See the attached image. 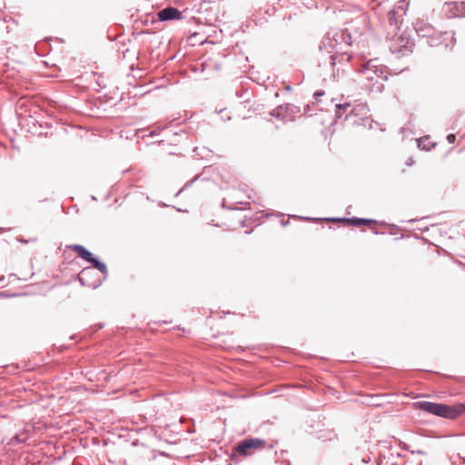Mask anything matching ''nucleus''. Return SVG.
Instances as JSON below:
<instances>
[{"instance_id":"f03ea898","label":"nucleus","mask_w":465,"mask_h":465,"mask_svg":"<svg viewBox=\"0 0 465 465\" xmlns=\"http://www.w3.org/2000/svg\"><path fill=\"white\" fill-rule=\"evenodd\" d=\"M266 447L269 450H272L274 445L272 443L268 444L265 440L260 438H244L233 446L231 460L235 463H239L244 458L252 456L256 450H263Z\"/></svg>"},{"instance_id":"de8ad7c7","label":"nucleus","mask_w":465,"mask_h":465,"mask_svg":"<svg viewBox=\"0 0 465 465\" xmlns=\"http://www.w3.org/2000/svg\"><path fill=\"white\" fill-rule=\"evenodd\" d=\"M169 322L163 321V322H155L154 324L162 325V324H167Z\"/></svg>"},{"instance_id":"cd10ccee","label":"nucleus","mask_w":465,"mask_h":465,"mask_svg":"<svg viewBox=\"0 0 465 465\" xmlns=\"http://www.w3.org/2000/svg\"><path fill=\"white\" fill-rule=\"evenodd\" d=\"M112 29H109L107 31V39L110 41V42H114L117 40V35H112L111 33Z\"/></svg>"},{"instance_id":"f3484780","label":"nucleus","mask_w":465,"mask_h":465,"mask_svg":"<svg viewBox=\"0 0 465 465\" xmlns=\"http://www.w3.org/2000/svg\"><path fill=\"white\" fill-rule=\"evenodd\" d=\"M201 177L200 174L195 175L193 179L188 181L175 194V196H179L182 193H183L185 190H187L189 187H191L197 180H199Z\"/></svg>"},{"instance_id":"f704fd0d","label":"nucleus","mask_w":465,"mask_h":465,"mask_svg":"<svg viewBox=\"0 0 465 465\" xmlns=\"http://www.w3.org/2000/svg\"><path fill=\"white\" fill-rule=\"evenodd\" d=\"M447 141L450 143H454L455 141H456V135L453 134H450L447 135Z\"/></svg>"},{"instance_id":"c756f323","label":"nucleus","mask_w":465,"mask_h":465,"mask_svg":"<svg viewBox=\"0 0 465 465\" xmlns=\"http://www.w3.org/2000/svg\"><path fill=\"white\" fill-rule=\"evenodd\" d=\"M291 218L299 219V220H305V221H314L315 219L311 217H305V216H298V215H291Z\"/></svg>"},{"instance_id":"7c9ffc66","label":"nucleus","mask_w":465,"mask_h":465,"mask_svg":"<svg viewBox=\"0 0 465 465\" xmlns=\"http://www.w3.org/2000/svg\"><path fill=\"white\" fill-rule=\"evenodd\" d=\"M221 206H222V208H223V209H228V210H238V208H236V207H234V206H228V205L226 204V202H225V200H224V199L222 201V203H221Z\"/></svg>"},{"instance_id":"37998d69","label":"nucleus","mask_w":465,"mask_h":465,"mask_svg":"<svg viewBox=\"0 0 465 465\" xmlns=\"http://www.w3.org/2000/svg\"><path fill=\"white\" fill-rule=\"evenodd\" d=\"M289 223H290L289 220H282L281 225L283 227H286L289 224Z\"/></svg>"},{"instance_id":"774afa93","label":"nucleus","mask_w":465,"mask_h":465,"mask_svg":"<svg viewBox=\"0 0 465 465\" xmlns=\"http://www.w3.org/2000/svg\"><path fill=\"white\" fill-rule=\"evenodd\" d=\"M5 231L4 228H0V233H2Z\"/></svg>"},{"instance_id":"c9c22d12","label":"nucleus","mask_w":465,"mask_h":465,"mask_svg":"<svg viewBox=\"0 0 465 465\" xmlns=\"http://www.w3.org/2000/svg\"><path fill=\"white\" fill-rule=\"evenodd\" d=\"M303 114H305L307 116L312 115V113L311 112L310 105H305L304 106Z\"/></svg>"},{"instance_id":"8fccbe9b","label":"nucleus","mask_w":465,"mask_h":465,"mask_svg":"<svg viewBox=\"0 0 465 465\" xmlns=\"http://www.w3.org/2000/svg\"><path fill=\"white\" fill-rule=\"evenodd\" d=\"M78 335L77 334H73L71 337H70V340H73V341H76Z\"/></svg>"},{"instance_id":"09e8293b","label":"nucleus","mask_w":465,"mask_h":465,"mask_svg":"<svg viewBox=\"0 0 465 465\" xmlns=\"http://www.w3.org/2000/svg\"><path fill=\"white\" fill-rule=\"evenodd\" d=\"M376 463H377V465H382V460H381V457H380V458L376 460Z\"/></svg>"},{"instance_id":"aec40b11","label":"nucleus","mask_w":465,"mask_h":465,"mask_svg":"<svg viewBox=\"0 0 465 465\" xmlns=\"http://www.w3.org/2000/svg\"><path fill=\"white\" fill-rule=\"evenodd\" d=\"M342 34H343V43L348 45V46H351L352 45V37H351V34L349 32L348 29H342Z\"/></svg>"},{"instance_id":"a18cd8bd","label":"nucleus","mask_w":465,"mask_h":465,"mask_svg":"<svg viewBox=\"0 0 465 465\" xmlns=\"http://www.w3.org/2000/svg\"><path fill=\"white\" fill-rule=\"evenodd\" d=\"M19 294L18 293H13L11 294L10 296H18ZM7 295L5 294V292H0V297H6Z\"/></svg>"},{"instance_id":"4c0bfd02","label":"nucleus","mask_w":465,"mask_h":465,"mask_svg":"<svg viewBox=\"0 0 465 465\" xmlns=\"http://www.w3.org/2000/svg\"><path fill=\"white\" fill-rule=\"evenodd\" d=\"M114 30H116V31H117V33H116V35H124V27H123V26H116V27L114 28Z\"/></svg>"},{"instance_id":"69168bd1","label":"nucleus","mask_w":465,"mask_h":465,"mask_svg":"<svg viewBox=\"0 0 465 465\" xmlns=\"http://www.w3.org/2000/svg\"><path fill=\"white\" fill-rule=\"evenodd\" d=\"M252 232V230H251V231H246V232H245V233H246V234H249V233H251Z\"/></svg>"},{"instance_id":"2eb2a0df","label":"nucleus","mask_w":465,"mask_h":465,"mask_svg":"<svg viewBox=\"0 0 465 465\" xmlns=\"http://www.w3.org/2000/svg\"><path fill=\"white\" fill-rule=\"evenodd\" d=\"M270 116L274 117L279 120L285 121V115H284V104L277 106L273 110H272L269 113Z\"/></svg>"},{"instance_id":"5701e85b","label":"nucleus","mask_w":465,"mask_h":465,"mask_svg":"<svg viewBox=\"0 0 465 465\" xmlns=\"http://www.w3.org/2000/svg\"><path fill=\"white\" fill-rule=\"evenodd\" d=\"M452 410L459 412V417L465 413V403H459L452 406Z\"/></svg>"},{"instance_id":"f8f14e48","label":"nucleus","mask_w":465,"mask_h":465,"mask_svg":"<svg viewBox=\"0 0 465 465\" xmlns=\"http://www.w3.org/2000/svg\"><path fill=\"white\" fill-rule=\"evenodd\" d=\"M351 107V104L350 103H343V104H337L335 105V115L333 124H336L339 119H341L343 115L346 116V114L349 113L348 110ZM347 121L348 119H344Z\"/></svg>"},{"instance_id":"bf43d9fd","label":"nucleus","mask_w":465,"mask_h":465,"mask_svg":"<svg viewBox=\"0 0 465 465\" xmlns=\"http://www.w3.org/2000/svg\"><path fill=\"white\" fill-rule=\"evenodd\" d=\"M92 200L97 201V198L94 195H92Z\"/></svg>"},{"instance_id":"603ef678","label":"nucleus","mask_w":465,"mask_h":465,"mask_svg":"<svg viewBox=\"0 0 465 465\" xmlns=\"http://www.w3.org/2000/svg\"><path fill=\"white\" fill-rule=\"evenodd\" d=\"M180 119H181V115H180V114H178V115H175V117L173 119V122L179 121Z\"/></svg>"},{"instance_id":"6e6552de","label":"nucleus","mask_w":465,"mask_h":465,"mask_svg":"<svg viewBox=\"0 0 465 465\" xmlns=\"http://www.w3.org/2000/svg\"><path fill=\"white\" fill-rule=\"evenodd\" d=\"M413 27L417 35L424 42L437 31L430 24L423 20H417L413 24Z\"/></svg>"},{"instance_id":"0e129e2a","label":"nucleus","mask_w":465,"mask_h":465,"mask_svg":"<svg viewBox=\"0 0 465 465\" xmlns=\"http://www.w3.org/2000/svg\"><path fill=\"white\" fill-rule=\"evenodd\" d=\"M285 465H291L290 461H289V460H286V461H285Z\"/></svg>"},{"instance_id":"20e7f679","label":"nucleus","mask_w":465,"mask_h":465,"mask_svg":"<svg viewBox=\"0 0 465 465\" xmlns=\"http://www.w3.org/2000/svg\"><path fill=\"white\" fill-rule=\"evenodd\" d=\"M327 42L330 44L331 51H328L330 53L329 56H326V60H328L330 65L333 68V77L336 76V74H339L340 68H337V70H334V67L336 65V60L338 58V53L339 50L336 49V47L339 45H341L343 43V34L342 30L340 31H330L327 34Z\"/></svg>"},{"instance_id":"ddd939ff","label":"nucleus","mask_w":465,"mask_h":465,"mask_svg":"<svg viewBox=\"0 0 465 465\" xmlns=\"http://www.w3.org/2000/svg\"><path fill=\"white\" fill-rule=\"evenodd\" d=\"M367 105L364 104H359L351 107L349 113L346 114V119H349L350 116H365L368 114Z\"/></svg>"},{"instance_id":"a19ab883","label":"nucleus","mask_w":465,"mask_h":465,"mask_svg":"<svg viewBox=\"0 0 465 465\" xmlns=\"http://www.w3.org/2000/svg\"><path fill=\"white\" fill-rule=\"evenodd\" d=\"M411 453H417V454H420V455H426V452L422 450H411Z\"/></svg>"},{"instance_id":"7ed1b4c3","label":"nucleus","mask_w":465,"mask_h":465,"mask_svg":"<svg viewBox=\"0 0 465 465\" xmlns=\"http://www.w3.org/2000/svg\"><path fill=\"white\" fill-rule=\"evenodd\" d=\"M413 408L444 419L456 420L459 418V412L452 410L451 405L441 402L420 401L413 403Z\"/></svg>"},{"instance_id":"2f4dec72","label":"nucleus","mask_w":465,"mask_h":465,"mask_svg":"<svg viewBox=\"0 0 465 465\" xmlns=\"http://www.w3.org/2000/svg\"><path fill=\"white\" fill-rule=\"evenodd\" d=\"M186 134V132L184 129H181L179 132H175L173 134V136L175 138V137H182V136H184Z\"/></svg>"},{"instance_id":"680f3d73","label":"nucleus","mask_w":465,"mask_h":465,"mask_svg":"<svg viewBox=\"0 0 465 465\" xmlns=\"http://www.w3.org/2000/svg\"><path fill=\"white\" fill-rule=\"evenodd\" d=\"M144 34H151L152 32L150 30H146L143 32Z\"/></svg>"},{"instance_id":"864d4df0","label":"nucleus","mask_w":465,"mask_h":465,"mask_svg":"<svg viewBox=\"0 0 465 465\" xmlns=\"http://www.w3.org/2000/svg\"><path fill=\"white\" fill-rule=\"evenodd\" d=\"M372 232H373L374 234H377V235L382 233V232H381L380 231H378L376 229H373Z\"/></svg>"},{"instance_id":"473e14b6","label":"nucleus","mask_w":465,"mask_h":465,"mask_svg":"<svg viewBox=\"0 0 465 465\" xmlns=\"http://www.w3.org/2000/svg\"><path fill=\"white\" fill-rule=\"evenodd\" d=\"M325 94V92L323 90H317L314 94H313V96L316 100L319 99V97L321 96H323Z\"/></svg>"},{"instance_id":"58836bf2","label":"nucleus","mask_w":465,"mask_h":465,"mask_svg":"<svg viewBox=\"0 0 465 465\" xmlns=\"http://www.w3.org/2000/svg\"><path fill=\"white\" fill-rule=\"evenodd\" d=\"M128 51H129V50H128L127 48H126V49H120V47H118V49H117V52H118L119 54H122L124 58H125V54H126V53H127Z\"/></svg>"},{"instance_id":"c85d7f7f","label":"nucleus","mask_w":465,"mask_h":465,"mask_svg":"<svg viewBox=\"0 0 465 465\" xmlns=\"http://www.w3.org/2000/svg\"><path fill=\"white\" fill-rule=\"evenodd\" d=\"M165 127H157L155 129H153V131L150 132L149 134V136H155V135H158L160 131L164 129Z\"/></svg>"},{"instance_id":"c03bdc74","label":"nucleus","mask_w":465,"mask_h":465,"mask_svg":"<svg viewBox=\"0 0 465 465\" xmlns=\"http://www.w3.org/2000/svg\"><path fill=\"white\" fill-rule=\"evenodd\" d=\"M382 224H384V225H386V226H390V227H391V228H392V229H399V227H398L397 225L393 224V223H391V224H388V223H382Z\"/></svg>"},{"instance_id":"5fc2aeb1","label":"nucleus","mask_w":465,"mask_h":465,"mask_svg":"<svg viewBox=\"0 0 465 465\" xmlns=\"http://www.w3.org/2000/svg\"><path fill=\"white\" fill-rule=\"evenodd\" d=\"M175 329H178V330H181L183 331V332H185V329L184 328H182L181 326H176Z\"/></svg>"},{"instance_id":"f257e3e1","label":"nucleus","mask_w":465,"mask_h":465,"mask_svg":"<svg viewBox=\"0 0 465 465\" xmlns=\"http://www.w3.org/2000/svg\"><path fill=\"white\" fill-rule=\"evenodd\" d=\"M67 248L74 251L79 258L91 264V266L85 267L80 272L78 275L80 284L92 289H96L102 285L109 274L105 262L84 245L72 244L68 245Z\"/></svg>"},{"instance_id":"72a5a7b5","label":"nucleus","mask_w":465,"mask_h":465,"mask_svg":"<svg viewBox=\"0 0 465 465\" xmlns=\"http://www.w3.org/2000/svg\"><path fill=\"white\" fill-rule=\"evenodd\" d=\"M24 441L25 440H21L18 435H15L11 439V443H23Z\"/></svg>"},{"instance_id":"b1692460","label":"nucleus","mask_w":465,"mask_h":465,"mask_svg":"<svg viewBox=\"0 0 465 465\" xmlns=\"http://www.w3.org/2000/svg\"><path fill=\"white\" fill-rule=\"evenodd\" d=\"M416 141H417V145L420 150H425V151L430 150L431 147L426 145V143L423 142V138L416 139Z\"/></svg>"},{"instance_id":"9b49d317","label":"nucleus","mask_w":465,"mask_h":465,"mask_svg":"<svg viewBox=\"0 0 465 465\" xmlns=\"http://www.w3.org/2000/svg\"><path fill=\"white\" fill-rule=\"evenodd\" d=\"M448 36V32H440L437 30L433 35L424 42V44L430 47H436L442 45Z\"/></svg>"},{"instance_id":"39448f33","label":"nucleus","mask_w":465,"mask_h":465,"mask_svg":"<svg viewBox=\"0 0 465 465\" xmlns=\"http://www.w3.org/2000/svg\"><path fill=\"white\" fill-rule=\"evenodd\" d=\"M377 59H371L365 63H363L361 68L358 69V72L365 76L366 79L372 81L374 76L377 78H381L383 81L388 80V75L386 74V67L382 65H378L376 64Z\"/></svg>"},{"instance_id":"a211bd4d","label":"nucleus","mask_w":465,"mask_h":465,"mask_svg":"<svg viewBox=\"0 0 465 465\" xmlns=\"http://www.w3.org/2000/svg\"><path fill=\"white\" fill-rule=\"evenodd\" d=\"M388 21L391 25L398 26L397 11L395 9H391L388 13Z\"/></svg>"},{"instance_id":"bb28decb","label":"nucleus","mask_w":465,"mask_h":465,"mask_svg":"<svg viewBox=\"0 0 465 465\" xmlns=\"http://www.w3.org/2000/svg\"><path fill=\"white\" fill-rule=\"evenodd\" d=\"M205 69H206V63H202V64H200V67H196V66H194L193 68H192V70H193V72H198V71H200L201 73L204 72V70H205Z\"/></svg>"},{"instance_id":"e433bc0d","label":"nucleus","mask_w":465,"mask_h":465,"mask_svg":"<svg viewBox=\"0 0 465 465\" xmlns=\"http://www.w3.org/2000/svg\"><path fill=\"white\" fill-rule=\"evenodd\" d=\"M126 42L131 43V40L130 39H126V40L124 39V40H122V41L118 42L116 45H120L119 46L120 49H123V46H124L126 45Z\"/></svg>"},{"instance_id":"4be33fe9","label":"nucleus","mask_w":465,"mask_h":465,"mask_svg":"<svg viewBox=\"0 0 465 465\" xmlns=\"http://www.w3.org/2000/svg\"><path fill=\"white\" fill-rule=\"evenodd\" d=\"M248 90L242 87L240 90H237L235 92V94L238 98L242 99V103H248L249 98H245V95L247 94Z\"/></svg>"},{"instance_id":"0eeeda50","label":"nucleus","mask_w":465,"mask_h":465,"mask_svg":"<svg viewBox=\"0 0 465 465\" xmlns=\"http://www.w3.org/2000/svg\"><path fill=\"white\" fill-rule=\"evenodd\" d=\"M325 220L331 221V222L344 223H346L348 225H351V226H353V227H361L363 225H367V224H370V223H378L376 220H373V219L360 218V217H356V216L341 217V218L331 217V218H326Z\"/></svg>"},{"instance_id":"338daca9","label":"nucleus","mask_w":465,"mask_h":465,"mask_svg":"<svg viewBox=\"0 0 465 465\" xmlns=\"http://www.w3.org/2000/svg\"><path fill=\"white\" fill-rule=\"evenodd\" d=\"M397 457H398V458H400V459H401V457H402V456H401L400 453H398V454H397Z\"/></svg>"},{"instance_id":"9d476101","label":"nucleus","mask_w":465,"mask_h":465,"mask_svg":"<svg viewBox=\"0 0 465 465\" xmlns=\"http://www.w3.org/2000/svg\"><path fill=\"white\" fill-rule=\"evenodd\" d=\"M403 42V37L401 38V44L400 45H393L391 47V51L394 54H397L398 57L407 55L411 53H412V48L414 46V44L408 40L405 44Z\"/></svg>"},{"instance_id":"4d7b16f0","label":"nucleus","mask_w":465,"mask_h":465,"mask_svg":"<svg viewBox=\"0 0 465 465\" xmlns=\"http://www.w3.org/2000/svg\"><path fill=\"white\" fill-rule=\"evenodd\" d=\"M184 113H185V118H183V120H182V122L186 121V119L188 118L187 113L186 112H184Z\"/></svg>"},{"instance_id":"4468645a","label":"nucleus","mask_w":465,"mask_h":465,"mask_svg":"<svg viewBox=\"0 0 465 465\" xmlns=\"http://www.w3.org/2000/svg\"><path fill=\"white\" fill-rule=\"evenodd\" d=\"M301 112V107L292 104H284V115L286 119L293 122L295 115Z\"/></svg>"},{"instance_id":"a878e982","label":"nucleus","mask_w":465,"mask_h":465,"mask_svg":"<svg viewBox=\"0 0 465 465\" xmlns=\"http://www.w3.org/2000/svg\"><path fill=\"white\" fill-rule=\"evenodd\" d=\"M95 84L99 86L100 89H104L106 87L102 75L98 76V78L95 81Z\"/></svg>"},{"instance_id":"1a4fd4ad","label":"nucleus","mask_w":465,"mask_h":465,"mask_svg":"<svg viewBox=\"0 0 465 465\" xmlns=\"http://www.w3.org/2000/svg\"><path fill=\"white\" fill-rule=\"evenodd\" d=\"M450 16L463 17L465 16V0H453L446 2Z\"/></svg>"},{"instance_id":"79ce46f5","label":"nucleus","mask_w":465,"mask_h":465,"mask_svg":"<svg viewBox=\"0 0 465 465\" xmlns=\"http://www.w3.org/2000/svg\"><path fill=\"white\" fill-rule=\"evenodd\" d=\"M414 163V161L412 158H408L406 161V165L411 166Z\"/></svg>"},{"instance_id":"49530a36","label":"nucleus","mask_w":465,"mask_h":465,"mask_svg":"<svg viewBox=\"0 0 465 465\" xmlns=\"http://www.w3.org/2000/svg\"><path fill=\"white\" fill-rule=\"evenodd\" d=\"M370 460H371L370 457L362 458V460H361V461H362L363 463H369V462H370Z\"/></svg>"},{"instance_id":"dca6fc26","label":"nucleus","mask_w":465,"mask_h":465,"mask_svg":"<svg viewBox=\"0 0 465 465\" xmlns=\"http://www.w3.org/2000/svg\"><path fill=\"white\" fill-rule=\"evenodd\" d=\"M352 58V54L349 53L347 51L340 52L338 53V58L336 60V64H342L343 63H350Z\"/></svg>"},{"instance_id":"e2e57ef3","label":"nucleus","mask_w":465,"mask_h":465,"mask_svg":"<svg viewBox=\"0 0 465 465\" xmlns=\"http://www.w3.org/2000/svg\"><path fill=\"white\" fill-rule=\"evenodd\" d=\"M159 205L161 206H166V204L164 203H160Z\"/></svg>"},{"instance_id":"6ab92c4d","label":"nucleus","mask_w":465,"mask_h":465,"mask_svg":"<svg viewBox=\"0 0 465 465\" xmlns=\"http://www.w3.org/2000/svg\"><path fill=\"white\" fill-rule=\"evenodd\" d=\"M327 40V35L322 38V40L319 43L318 49L320 52H323V50H326V53L328 56L330 55V53L328 51H331L330 44L326 43Z\"/></svg>"},{"instance_id":"412c9836","label":"nucleus","mask_w":465,"mask_h":465,"mask_svg":"<svg viewBox=\"0 0 465 465\" xmlns=\"http://www.w3.org/2000/svg\"><path fill=\"white\" fill-rule=\"evenodd\" d=\"M104 324L102 323V322H99V323H95L92 326H90V328L88 330H86V335H93L94 332L102 330L104 328Z\"/></svg>"},{"instance_id":"ea45409f","label":"nucleus","mask_w":465,"mask_h":465,"mask_svg":"<svg viewBox=\"0 0 465 465\" xmlns=\"http://www.w3.org/2000/svg\"><path fill=\"white\" fill-rule=\"evenodd\" d=\"M401 448H402L403 450H407V451H410V452L411 451V450H410V449H409V445H408L407 443L401 442Z\"/></svg>"},{"instance_id":"3c124183","label":"nucleus","mask_w":465,"mask_h":465,"mask_svg":"<svg viewBox=\"0 0 465 465\" xmlns=\"http://www.w3.org/2000/svg\"><path fill=\"white\" fill-rule=\"evenodd\" d=\"M180 119H181V115H180V114H178V115H175V117L173 119V122L179 121Z\"/></svg>"},{"instance_id":"423d86ee","label":"nucleus","mask_w":465,"mask_h":465,"mask_svg":"<svg viewBox=\"0 0 465 465\" xmlns=\"http://www.w3.org/2000/svg\"><path fill=\"white\" fill-rule=\"evenodd\" d=\"M183 12L173 6H166L160 10L157 14V19H152L151 24L153 25L158 22L174 21L183 19Z\"/></svg>"},{"instance_id":"13d9d810","label":"nucleus","mask_w":465,"mask_h":465,"mask_svg":"<svg viewBox=\"0 0 465 465\" xmlns=\"http://www.w3.org/2000/svg\"><path fill=\"white\" fill-rule=\"evenodd\" d=\"M390 234H391V235H395V234H396V232H395L394 231H391V232H390Z\"/></svg>"},{"instance_id":"393cba45","label":"nucleus","mask_w":465,"mask_h":465,"mask_svg":"<svg viewBox=\"0 0 465 465\" xmlns=\"http://www.w3.org/2000/svg\"><path fill=\"white\" fill-rule=\"evenodd\" d=\"M395 460V457L393 454H391V456L388 457L386 463L389 465H401V463H398Z\"/></svg>"},{"instance_id":"052dcab7","label":"nucleus","mask_w":465,"mask_h":465,"mask_svg":"<svg viewBox=\"0 0 465 465\" xmlns=\"http://www.w3.org/2000/svg\"><path fill=\"white\" fill-rule=\"evenodd\" d=\"M417 220L416 219H411L409 221V223H415Z\"/></svg>"},{"instance_id":"6e6d98bb","label":"nucleus","mask_w":465,"mask_h":465,"mask_svg":"<svg viewBox=\"0 0 465 465\" xmlns=\"http://www.w3.org/2000/svg\"><path fill=\"white\" fill-rule=\"evenodd\" d=\"M245 225H246V224H245V221H242V222H241V226H242V227H244Z\"/></svg>"}]
</instances>
